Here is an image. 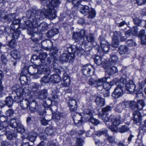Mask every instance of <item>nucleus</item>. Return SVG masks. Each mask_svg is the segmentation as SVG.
<instances>
[{
  "mask_svg": "<svg viewBox=\"0 0 146 146\" xmlns=\"http://www.w3.org/2000/svg\"><path fill=\"white\" fill-rule=\"evenodd\" d=\"M40 9L34 10L32 11L29 10L26 13V16L29 20L26 21L25 23L27 27V33L29 35L32 34L35 31L37 25L40 23L39 21L43 19V13Z\"/></svg>",
  "mask_w": 146,
  "mask_h": 146,
  "instance_id": "1",
  "label": "nucleus"
},
{
  "mask_svg": "<svg viewBox=\"0 0 146 146\" xmlns=\"http://www.w3.org/2000/svg\"><path fill=\"white\" fill-rule=\"evenodd\" d=\"M127 90L132 92L135 91V86L132 80L127 82L126 79L121 78L114 91L112 93V96L115 98H117L121 96L124 93V87Z\"/></svg>",
  "mask_w": 146,
  "mask_h": 146,
  "instance_id": "2",
  "label": "nucleus"
},
{
  "mask_svg": "<svg viewBox=\"0 0 146 146\" xmlns=\"http://www.w3.org/2000/svg\"><path fill=\"white\" fill-rule=\"evenodd\" d=\"M49 3L46 4L47 9L42 8L40 10L42 11L43 16L50 19L55 18L56 11L54 8L58 7L60 3L59 0H48Z\"/></svg>",
  "mask_w": 146,
  "mask_h": 146,
  "instance_id": "3",
  "label": "nucleus"
},
{
  "mask_svg": "<svg viewBox=\"0 0 146 146\" xmlns=\"http://www.w3.org/2000/svg\"><path fill=\"white\" fill-rule=\"evenodd\" d=\"M65 48L68 52V54H73L76 52L77 53H80L81 54L85 55V51L80 47H78L77 46H71L69 44H66Z\"/></svg>",
  "mask_w": 146,
  "mask_h": 146,
  "instance_id": "4",
  "label": "nucleus"
},
{
  "mask_svg": "<svg viewBox=\"0 0 146 146\" xmlns=\"http://www.w3.org/2000/svg\"><path fill=\"white\" fill-rule=\"evenodd\" d=\"M85 34V31L83 29L79 32L74 33L73 35V38L75 40V42L78 43L80 45L85 44L83 37Z\"/></svg>",
  "mask_w": 146,
  "mask_h": 146,
  "instance_id": "5",
  "label": "nucleus"
},
{
  "mask_svg": "<svg viewBox=\"0 0 146 146\" xmlns=\"http://www.w3.org/2000/svg\"><path fill=\"white\" fill-rule=\"evenodd\" d=\"M44 62H45V63H43L42 65L40 66V68L39 69V70L42 73L49 75L50 74V70H48L45 66L46 65L48 66L50 64L51 62V58H48L46 60H45V61Z\"/></svg>",
  "mask_w": 146,
  "mask_h": 146,
  "instance_id": "6",
  "label": "nucleus"
},
{
  "mask_svg": "<svg viewBox=\"0 0 146 146\" xmlns=\"http://www.w3.org/2000/svg\"><path fill=\"white\" fill-rule=\"evenodd\" d=\"M99 39L100 41L101 48L102 51L104 53L107 52L109 49V44L103 36H100Z\"/></svg>",
  "mask_w": 146,
  "mask_h": 146,
  "instance_id": "7",
  "label": "nucleus"
},
{
  "mask_svg": "<svg viewBox=\"0 0 146 146\" xmlns=\"http://www.w3.org/2000/svg\"><path fill=\"white\" fill-rule=\"evenodd\" d=\"M74 59V55L73 54L64 53L61 54L60 57V60L62 62H72Z\"/></svg>",
  "mask_w": 146,
  "mask_h": 146,
  "instance_id": "8",
  "label": "nucleus"
},
{
  "mask_svg": "<svg viewBox=\"0 0 146 146\" xmlns=\"http://www.w3.org/2000/svg\"><path fill=\"white\" fill-rule=\"evenodd\" d=\"M96 134L98 136H100L101 135H105L107 136V139L110 143H113L114 142L115 139L113 137L109 136L107 134V129H104L101 131H97L96 133Z\"/></svg>",
  "mask_w": 146,
  "mask_h": 146,
  "instance_id": "9",
  "label": "nucleus"
},
{
  "mask_svg": "<svg viewBox=\"0 0 146 146\" xmlns=\"http://www.w3.org/2000/svg\"><path fill=\"white\" fill-rule=\"evenodd\" d=\"M92 69V66L86 64L83 67L82 71L83 75L87 77H89L91 75V71Z\"/></svg>",
  "mask_w": 146,
  "mask_h": 146,
  "instance_id": "10",
  "label": "nucleus"
},
{
  "mask_svg": "<svg viewBox=\"0 0 146 146\" xmlns=\"http://www.w3.org/2000/svg\"><path fill=\"white\" fill-rule=\"evenodd\" d=\"M72 116L75 125L77 126L81 125L82 122V116L79 113H76L72 114Z\"/></svg>",
  "mask_w": 146,
  "mask_h": 146,
  "instance_id": "11",
  "label": "nucleus"
},
{
  "mask_svg": "<svg viewBox=\"0 0 146 146\" xmlns=\"http://www.w3.org/2000/svg\"><path fill=\"white\" fill-rule=\"evenodd\" d=\"M102 119L105 123V125L113 131L116 132L117 131L116 128H114L111 127V125H110V122L109 120V119L108 116V114H102Z\"/></svg>",
  "mask_w": 146,
  "mask_h": 146,
  "instance_id": "12",
  "label": "nucleus"
},
{
  "mask_svg": "<svg viewBox=\"0 0 146 146\" xmlns=\"http://www.w3.org/2000/svg\"><path fill=\"white\" fill-rule=\"evenodd\" d=\"M107 79V77H104L97 80V82L94 87L99 90H102L103 89V84L106 81Z\"/></svg>",
  "mask_w": 146,
  "mask_h": 146,
  "instance_id": "13",
  "label": "nucleus"
},
{
  "mask_svg": "<svg viewBox=\"0 0 146 146\" xmlns=\"http://www.w3.org/2000/svg\"><path fill=\"white\" fill-rule=\"evenodd\" d=\"M121 122V119L120 117H114L111 119L110 125H111V127L114 128H116L117 130V127L119 125Z\"/></svg>",
  "mask_w": 146,
  "mask_h": 146,
  "instance_id": "14",
  "label": "nucleus"
},
{
  "mask_svg": "<svg viewBox=\"0 0 146 146\" xmlns=\"http://www.w3.org/2000/svg\"><path fill=\"white\" fill-rule=\"evenodd\" d=\"M123 104L126 107L130 108L132 110H134L137 107V103L134 100L125 102Z\"/></svg>",
  "mask_w": 146,
  "mask_h": 146,
  "instance_id": "15",
  "label": "nucleus"
},
{
  "mask_svg": "<svg viewBox=\"0 0 146 146\" xmlns=\"http://www.w3.org/2000/svg\"><path fill=\"white\" fill-rule=\"evenodd\" d=\"M134 117V123L137 124L140 123L141 121V114L138 110H136L133 113Z\"/></svg>",
  "mask_w": 146,
  "mask_h": 146,
  "instance_id": "16",
  "label": "nucleus"
},
{
  "mask_svg": "<svg viewBox=\"0 0 146 146\" xmlns=\"http://www.w3.org/2000/svg\"><path fill=\"white\" fill-rule=\"evenodd\" d=\"M2 14L1 15H0V17L3 18L5 21L8 22V23H9L10 22L13 21L15 19L16 14L15 13L11 14L5 16L4 17L2 16Z\"/></svg>",
  "mask_w": 146,
  "mask_h": 146,
  "instance_id": "17",
  "label": "nucleus"
},
{
  "mask_svg": "<svg viewBox=\"0 0 146 146\" xmlns=\"http://www.w3.org/2000/svg\"><path fill=\"white\" fill-rule=\"evenodd\" d=\"M80 12L84 15L88 14L90 9L88 6L80 5L78 7Z\"/></svg>",
  "mask_w": 146,
  "mask_h": 146,
  "instance_id": "18",
  "label": "nucleus"
},
{
  "mask_svg": "<svg viewBox=\"0 0 146 146\" xmlns=\"http://www.w3.org/2000/svg\"><path fill=\"white\" fill-rule=\"evenodd\" d=\"M31 86V92L33 93L35 96H37L38 93L37 91L40 87V85L38 84L34 83L32 84Z\"/></svg>",
  "mask_w": 146,
  "mask_h": 146,
  "instance_id": "19",
  "label": "nucleus"
},
{
  "mask_svg": "<svg viewBox=\"0 0 146 146\" xmlns=\"http://www.w3.org/2000/svg\"><path fill=\"white\" fill-rule=\"evenodd\" d=\"M95 102L98 106L100 107L103 106L105 105L104 99L99 96H96Z\"/></svg>",
  "mask_w": 146,
  "mask_h": 146,
  "instance_id": "20",
  "label": "nucleus"
},
{
  "mask_svg": "<svg viewBox=\"0 0 146 146\" xmlns=\"http://www.w3.org/2000/svg\"><path fill=\"white\" fill-rule=\"evenodd\" d=\"M37 25V27L35 28L39 31H43L48 29V25L45 22H44L40 23L39 25Z\"/></svg>",
  "mask_w": 146,
  "mask_h": 146,
  "instance_id": "21",
  "label": "nucleus"
},
{
  "mask_svg": "<svg viewBox=\"0 0 146 146\" xmlns=\"http://www.w3.org/2000/svg\"><path fill=\"white\" fill-rule=\"evenodd\" d=\"M48 96V92L46 90L44 89L38 92L37 96H38L39 98L46 99Z\"/></svg>",
  "mask_w": 146,
  "mask_h": 146,
  "instance_id": "22",
  "label": "nucleus"
},
{
  "mask_svg": "<svg viewBox=\"0 0 146 146\" xmlns=\"http://www.w3.org/2000/svg\"><path fill=\"white\" fill-rule=\"evenodd\" d=\"M63 82L62 84L65 86H68L70 83V79L67 76V74L65 73L63 76Z\"/></svg>",
  "mask_w": 146,
  "mask_h": 146,
  "instance_id": "23",
  "label": "nucleus"
},
{
  "mask_svg": "<svg viewBox=\"0 0 146 146\" xmlns=\"http://www.w3.org/2000/svg\"><path fill=\"white\" fill-rule=\"evenodd\" d=\"M5 135L7 139L9 140H11L13 137L17 136V134L14 133L12 131H9V128L7 129Z\"/></svg>",
  "mask_w": 146,
  "mask_h": 146,
  "instance_id": "24",
  "label": "nucleus"
},
{
  "mask_svg": "<svg viewBox=\"0 0 146 146\" xmlns=\"http://www.w3.org/2000/svg\"><path fill=\"white\" fill-rule=\"evenodd\" d=\"M39 68H37L33 66H30L27 70V71L30 75H34L37 73L38 70H39Z\"/></svg>",
  "mask_w": 146,
  "mask_h": 146,
  "instance_id": "25",
  "label": "nucleus"
},
{
  "mask_svg": "<svg viewBox=\"0 0 146 146\" xmlns=\"http://www.w3.org/2000/svg\"><path fill=\"white\" fill-rule=\"evenodd\" d=\"M58 33L57 29L54 28L48 31L46 33V36L49 38H51Z\"/></svg>",
  "mask_w": 146,
  "mask_h": 146,
  "instance_id": "26",
  "label": "nucleus"
},
{
  "mask_svg": "<svg viewBox=\"0 0 146 146\" xmlns=\"http://www.w3.org/2000/svg\"><path fill=\"white\" fill-rule=\"evenodd\" d=\"M50 77V81L52 82L57 83L60 81V77L57 74L52 75Z\"/></svg>",
  "mask_w": 146,
  "mask_h": 146,
  "instance_id": "27",
  "label": "nucleus"
},
{
  "mask_svg": "<svg viewBox=\"0 0 146 146\" xmlns=\"http://www.w3.org/2000/svg\"><path fill=\"white\" fill-rule=\"evenodd\" d=\"M9 123L10 127L13 128H15L17 127L20 123L17 119L13 118L11 119L10 123Z\"/></svg>",
  "mask_w": 146,
  "mask_h": 146,
  "instance_id": "28",
  "label": "nucleus"
},
{
  "mask_svg": "<svg viewBox=\"0 0 146 146\" xmlns=\"http://www.w3.org/2000/svg\"><path fill=\"white\" fill-rule=\"evenodd\" d=\"M128 51L127 47L125 45H121L119 46L118 49V52L121 54H125Z\"/></svg>",
  "mask_w": 146,
  "mask_h": 146,
  "instance_id": "29",
  "label": "nucleus"
},
{
  "mask_svg": "<svg viewBox=\"0 0 146 146\" xmlns=\"http://www.w3.org/2000/svg\"><path fill=\"white\" fill-rule=\"evenodd\" d=\"M62 117V114L59 112H56L53 114L52 118L53 120L56 122H58L60 120Z\"/></svg>",
  "mask_w": 146,
  "mask_h": 146,
  "instance_id": "30",
  "label": "nucleus"
},
{
  "mask_svg": "<svg viewBox=\"0 0 146 146\" xmlns=\"http://www.w3.org/2000/svg\"><path fill=\"white\" fill-rule=\"evenodd\" d=\"M109 75H111L117 72V68L114 66H111L106 70Z\"/></svg>",
  "mask_w": 146,
  "mask_h": 146,
  "instance_id": "31",
  "label": "nucleus"
},
{
  "mask_svg": "<svg viewBox=\"0 0 146 146\" xmlns=\"http://www.w3.org/2000/svg\"><path fill=\"white\" fill-rule=\"evenodd\" d=\"M47 75H45L42 77L41 80H40L41 83L42 85H43L46 83H49L50 81V77L49 78L48 75V74H46Z\"/></svg>",
  "mask_w": 146,
  "mask_h": 146,
  "instance_id": "32",
  "label": "nucleus"
},
{
  "mask_svg": "<svg viewBox=\"0 0 146 146\" xmlns=\"http://www.w3.org/2000/svg\"><path fill=\"white\" fill-rule=\"evenodd\" d=\"M11 55L13 58L16 59H19L20 57L19 52L16 50H14L11 51Z\"/></svg>",
  "mask_w": 146,
  "mask_h": 146,
  "instance_id": "33",
  "label": "nucleus"
},
{
  "mask_svg": "<svg viewBox=\"0 0 146 146\" xmlns=\"http://www.w3.org/2000/svg\"><path fill=\"white\" fill-rule=\"evenodd\" d=\"M8 119L7 117L6 116H1L0 117V124L2 125H5V126H7V120Z\"/></svg>",
  "mask_w": 146,
  "mask_h": 146,
  "instance_id": "34",
  "label": "nucleus"
},
{
  "mask_svg": "<svg viewBox=\"0 0 146 146\" xmlns=\"http://www.w3.org/2000/svg\"><path fill=\"white\" fill-rule=\"evenodd\" d=\"M84 116L86 119L92 117V112L89 109L85 110L84 111Z\"/></svg>",
  "mask_w": 146,
  "mask_h": 146,
  "instance_id": "35",
  "label": "nucleus"
},
{
  "mask_svg": "<svg viewBox=\"0 0 146 146\" xmlns=\"http://www.w3.org/2000/svg\"><path fill=\"white\" fill-rule=\"evenodd\" d=\"M55 130L52 127H50L46 128L45 132L47 135L53 136L54 135Z\"/></svg>",
  "mask_w": 146,
  "mask_h": 146,
  "instance_id": "36",
  "label": "nucleus"
},
{
  "mask_svg": "<svg viewBox=\"0 0 146 146\" xmlns=\"http://www.w3.org/2000/svg\"><path fill=\"white\" fill-rule=\"evenodd\" d=\"M110 56L111 58L109 60V63H111L113 65L118 60V58L116 55L115 54H111Z\"/></svg>",
  "mask_w": 146,
  "mask_h": 146,
  "instance_id": "37",
  "label": "nucleus"
},
{
  "mask_svg": "<svg viewBox=\"0 0 146 146\" xmlns=\"http://www.w3.org/2000/svg\"><path fill=\"white\" fill-rule=\"evenodd\" d=\"M47 56V54L46 53H43L40 54L39 55V60L42 63L40 64V66L42 65L43 63H45V59Z\"/></svg>",
  "mask_w": 146,
  "mask_h": 146,
  "instance_id": "38",
  "label": "nucleus"
},
{
  "mask_svg": "<svg viewBox=\"0 0 146 146\" xmlns=\"http://www.w3.org/2000/svg\"><path fill=\"white\" fill-rule=\"evenodd\" d=\"M20 104L21 107L23 110L27 109L29 105V102L26 100L21 101L20 103Z\"/></svg>",
  "mask_w": 146,
  "mask_h": 146,
  "instance_id": "39",
  "label": "nucleus"
},
{
  "mask_svg": "<svg viewBox=\"0 0 146 146\" xmlns=\"http://www.w3.org/2000/svg\"><path fill=\"white\" fill-rule=\"evenodd\" d=\"M86 40L88 42L93 43L95 42V38L94 35L92 33H90L86 36Z\"/></svg>",
  "mask_w": 146,
  "mask_h": 146,
  "instance_id": "40",
  "label": "nucleus"
},
{
  "mask_svg": "<svg viewBox=\"0 0 146 146\" xmlns=\"http://www.w3.org/2000/svg\"><path fill=\"white\" fill-rule=\"evenodd\" d=\"M112 108V107L110 106H106L102 108V114H108V112L111 111Z\"/></svg>",
  "mask_w": 146,
  "mask_h": 146,
  "instance_id": "41",
  "label": "nucleus"
},
{
  "mask_svg": "<svg viewBox=\"0 0 146 146\" xmlns=\"http://www.w3.org/2000/svg\"><path fill=\"white\" fill-rule=\"evenodd\" d=\"M0 124V136L4 134H6L7 129L8 128V126L6 127L5 125H2Z\"/></svg>",
  "mask_w": 146,
  "mask_h": 146,
  "instance_id": "42",
  "label": "nucleus"
},
{
  "mask_svg": "<svg viewBox=\"0 0 146 146\" xmlns=\"http://www.w3.org/2000/svg\"><path fill=\"white\" fill-rule=\"evenodd\" d=\"M102 58L99 56H96L94 59L95 63L98 65L101 64L102 62Z\"/></svg>",
  "mask_w": 146,
  "mask_h": 146,
  "instance_id": "43",
  "label": "nucleus"
},
{
  "mask_svg": "<svg viewBox=\"0 0 146 146\" xmlns=\"http://www.w3.org/2000/svg\"><path fill=\"white\" fill-rule=\"evenodd\" d=\"M5 103L9 107H11L13 103V100L12 98L11 97L6 98L5 100Z\"/></svg>",
  "mask_w": 146,
  "mask_h": 146,
  "instance_id": "44",
  "label": "nucleus"
},
{
  "mask_svg": "<svg viewBox=\"0 0 146 146\" xmlns=\"http://www.w3.org/2000/svg\"><path fill=\"white\" fill-rule=\"evenodd\" d=\"M145 106V103L143 100H138L137 103V109L139 110L142 109L143 107Z\"/></svg>",
  "mask_w": 146,
  "mask_h": 146,
  "instance_id": "45",
  "label": "nucleus"
},
{
  "mask_svg": "<svg viewBox=\"0 0 146 146\" xmlns=\"http://www.w3.org/2000/svg\"><path fill=\"white\" fill-rule=\"evenodd\" d=\"M129 130V128L125 125L121 126L119 127L118 129L119 131L121 133H123L128 131Z\"/></svg>",
  "mask_w": 146,
  "mask_h": 146,
  "instance_id": "46",
  "label": "nucleus"
},
{
  "mask_svg": "<svg viewBox=\"0 0 146 146\" xmlns=\"http://www.w3.org/2000/svg\"><path fill=\"white\" fill-rule=\"evenodd\" d=\"M101 65L102 67L104 69H107L111 66L113 65L111 63H109V61L108 62L107 61H105L104 62H102Z\"/></svg>",
  "mask_w": 146,
  "mask_h": 146,
  "instance_id": "47",
  "label": "nucleus"
},
{
  "mask_svg": "<svg viewBox=\"0 0 146 146\" xmlns=\"http://www.w3.org/2000/svg\"><path fill=\"white\" fill-rule=\"evenodd\" d=\"M14 32L13 33L12 35L14 39H17L19 36V35L21 33V31L18 30L17 28H16V30L14 29Z\"/></svg>",
  "mask_w": 146,
  "mask_h": 146,
  "instance_id": "48",
  "label": "nucleus"
},
{
  "mask_svg": "<svg viewBox=\"0 0 146 146\" xmlns=\"http://www.w3.org/2000/svg\"><path fill=\"white\" fill-rule=\"evenodd\" d=\"M119 45V39L116 38H113L111 43L112 46L114 48L117 47Z\"/></svg>",
  "mask_w": 146,
  "mask_h": 146,
  "instance_id": "49",
  "label": "nucleus"
},
{
  "mask_svg": "<svg viewBox=\"0 0 146 146\" xmlns=\"http://www.w3.org/2000/svg\"><path fill=\"white\" fill-rule=\"evenodd\" d=\"M17 130L18 133H24L25 131V129L23 126L21 125L20 123L18 124V126L16 128Z\"/></svg>",
  "mask_w": 146,
  "mask_h": 146,
  "instance_id": "50",
  "label": "nucleus"
},
{
  "mask_svg": "<svg viewBox=\"0 0 146 146\" xmlns=\"http://www.w3.org/2000/svg\"><path fill=\"white\" fill-rule=\"evenodd\" d=\"M30 35H32L31 39L33 41L37 42L40 39V38H38L36 37H35V36L37 35V34L36 33V31H35V32H34L32 34Z\"/></svg>",
  "mask_w": 146,
  "mask_h": 146,
  "instance_id": "51",
  "label": "nucleus"
},
{
  "mask_svg": "<svg viewBox=\"0 0 146 146\" xmlns=\"http://www.w3.org/2000/svg\"><path fill=\"white\" fill-rule=\"evenodd\" d=\"M89 15L88 16V18L93 19L94 18L96 15V12L93 9H91L89 13Z\"/></svg>",
  "mask_w": 146,
  "mask_h": 146,
  "instance_id": "52",
  "label": "nucleus"
},
{
  "mask_svg": "<svg viewBox=\"0 0 146 146\" xmlns=\"http://www.w3.org/2000/svg\"><path fill=\"white\" fill-rule=\"evenodd\" d=\"M28 138L31 142H33L36 139V135L34 133H30L29 135Z\"/></svg>",
  "mask_w": 146,
  "mask_h": 146,
  "instance_id": "53",
  "label": "nucleus"
},
{
  "mask_svg": "<svg viewBox=\"0 0 146 146\" xmlns=\"http://www.w3.org/2000/svg\"><path fill=\"white\" fill-rule=\"evenodd\" d=\"M134 24L137 26H139L142 22V20L138 18L135 17L133 19Z\"/></svg>",
  "mask_w": 146,
  "mask_h": 146,
  "instance_id": "54",
  "label": "nucleus"
},
{
  "mask_svg": "<svg viewBox=\"0 0 146 146\" xmlns=\"http://www.w3.org/2000/svg\"><path fill=\"white\" fill-rule=\"evenodd\" d=\"M126 43L129 46H135L136 43L133 39L128 40L126 42Z\"/></svg>",
  "mask_w": 146,
  "mask_h": 146,
  "instance_id": "55",
  "label": "nucleus"
},
{
  "mask_svg": "<svg viewBox=\"0 0 146 146\" xmlns=\"http://www.w3.org/2000/svg\"><path fill=\"white\" fill-rule=\"evenodd\" d=\"M13 21L12 24L10 25V27L12 29L14 30V29H15L16 28L15 27H14L13 25H18L20 22V21L17 19H15Z\"/></svg>",
  "mask_w": 146,
  "mask_h": 146,
  "instance_id": "56",
  "label": "nucleus"
},
{
  "mask_svg": "<svg viewBox=\"0 0 146 146\" xmlns=\"http://www.w3.org/2000/svg\"><path fill=\"white\" fill-rule=\"evenodd\" d=\"M16 41L14 39L11 40L8 44V46L10 47L13 48L16 46Z\"/></svg>",
  "mask_w": 146,
  "mask_h": 146,
  "instance_id": "57",
  "label": "nucleus"
},
{
  "mask_svg": "<svg viewBox=\"0 0 146 146\" xmlns=\"http://www.w3.org/2000/svg\"><path fill=\"white\" fill-rule=\"evenodd\" d=\"M123 105H124L123 104V102L121 104H119L118 106L115 108V111H117L119 113L121 112L123 109Z\"/></svg>",
  "mask_w": 146,
  "mask_h": 146,
  "instance_id": "58",
  "label": "nucleus"
},
{
  "mask_svg": "<svg viewBox=\"0 0 146 146\" xmlns=\"http://www.w3.org/2000/svg\"><path fill=\"white\" fill-rule=\"evenodd\" d=\"M97 82V79L95 78H94L92 77L91 78L89 79V84L91 86H94L96 84Z\"/></svg>",
  "mask_w": 146,
  "mask_h": 146,
  "instance_id": "59",
  "label": "nucleus"
},
{
  "mask_svg": "<svg viewBox=\"0 0 146 146\" xmlns=\"http://www.w3.org/2000/svg\"><path fill=\"white\" fill-rule=\"evenodd\" d=\"M1 60L3 64H6L8 60L6 56L4 54H2L1 57Z\"/></svg>",
  "mask_w": 146,
  "mask_h": 146,
  "instance_id": "60",
  "label": "nucleus"
},
{
  "mask_svg": "<svg viewBox=\"0 0 146 146\" xmlns=\"http://www.w3.org/2000/svg\"><path fill=\"white\" fill-rule=\"evenodd\" d=\"M114 36L113 38H116V39H118L121 36V33L119 31H115L113 33Z\"/></svg>",
  "mask_w": 146,
  "mask_h": 146,
  "instance_id": "61",
  "label": "nucleus"
},
{
  "mask_svg": "<svg viewBox=\"0 0 146 146\" xmlns=\"http://www.w3.org/2000/svg\"><path fill=\"white\" fill-rule=\"evenodd\" d=\"M84 142L83 139L80 137L78 138L76 140V144L79 146H82Z\"/></svg>",
  "mask_w": 146,
  "mask_h": 146,
  "instance_id": "62",
  "label": "nucleus"
},
{
  "mask_svg": "<svg viewBox=\"0 0 146 146\" xmlns=\"http://www.w3.org/2000/svg\"><path fill=\"white\" fill-rule=\"evenodd\" d=\"M82 0H72L71 2L74 5V7H77L79 4L81 2Z\"/></svg>",
  "mask_w": 146,
  "mask_h": 146,
  "instance_id": "63",
  "label": "nucleus"
},
{
  "mask_svg": "<svg viewBox=\"0 0 146 146\" xmlns=\"http://www.w3.org/2000/svg\"><path fill=\"white\" fill-rule=\"evenodd\" d=\"M111 88V86L109 83H104L103 84V89L104 88L106 90H109Z\"/></svg>",
  "mask_w": 146,
  "mask_h": 146,
  "instance_id": "64",
  "label": "nucleus"
}]
</instances>
